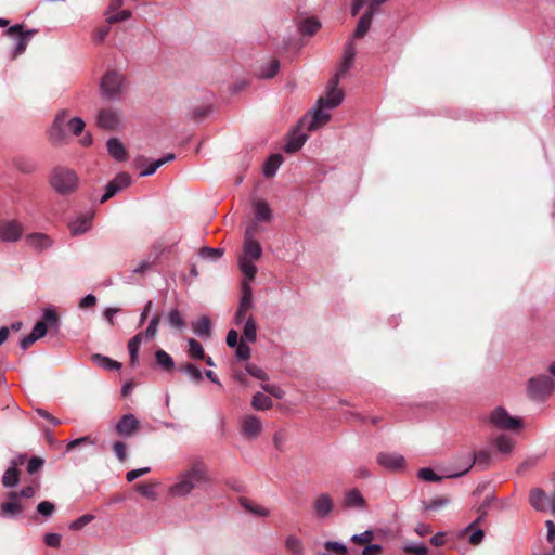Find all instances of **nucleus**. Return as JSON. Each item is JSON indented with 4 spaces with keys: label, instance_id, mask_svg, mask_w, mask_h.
Segmentation results:
<instances>
[{
    "label": "nucleus",
    "instance_id": "e2e57ef3",
    "mask_svg": "<svg viewBox=\"0 0 555 555\" xmlns=\"http://www.w3.org/2000/svg\"><path fill=\"white\" fill-rule=\"evenodd\" d=\"M404 551L414 555H425L428 552V548L422 543H411L404 546Z\"/></svg>",
    "mask_w": 555,
    "mask_h": 555
},
{
    "label": "nucleus",
    "instance_id": "c9c22d12",
    "mask_svg": "<svg viewBox=\"0 0 555 555\" xmlns=\"http://www.w3.org/2000/svg\"><path fill=\"white\" fill-rule=\"evenodd\" d=\"M251 406L257 411H267L273 406V402L262 392H256L251 399Z\"/></svg>",
    "mask_w": 555,
    "mask_h": 555
},
{
    "label": "nucleus",
    "instance_id": "a18cd8bd",
    "mask_svg": "<svg viewBox=\"0 0 555 555\" xmlns=\"http://www.w3.org/2000/svg\"><path fill=\"white\" fill-rule=\"evenodd\" d=\"M166 320L171 327H175L178 330H182L186 325L182 314L180 313V311L178 309L170 310L169 313L167 314Z\"/></svg>",
    "mask_w": 555,
    "mask_h": 555
},
{
    "label": "nucleus",
    "instance_id": "e433bc0d",
    "mask_svg": "<svg viewBox=\"0 0 555 555\" xmlns=\"http://www.w3.org/2000/svg\"><path fill=\"white\" fill-rule=\"evenodd\" d=\"M321 27V23L313 16L304 18L299 23V29L304 35H314Z\"/></svg>",
    "mask_w": 555,
    "mask_h": 555
},
{
    "label": "nucleus",
    "instance_id": "5701e85b",
    "mask_svg": "<svg viewBox=\"0 0 555 555\" xmlns=\"http://www.w3.org/2000/svg\"><path fill=\"white\" fill-rule=\"evenodd\" d=\"M356 47L353 44V39H349L345 46L344 53H343V60L339 65V68L337 70V75L344 76L349 68L351 67L353 63V59L356 56Z\"/></svg>",
    "mask_w": 555,
    "mask_h": 555
},
{
    "label": "nucleus",
    "instance_id": "1a4fd4ad",
    "mask_svg": "<svg viewBox=\"0 0 555 555\" xmlns=\"http://www.w3.org/2000/svg\"><path fill=\"white\" fill-rule=\"evenodd\" d=\"M240 424L241 435L245 439L256 440L263 430V423L261 418L254 414H246L242 416Z\"/></svg>",
    "mask_w": 555,
    "mask_h": 555
},
{
    "label": "nucleus",
    "instance_id": "9b49d317",
    "mask_svg": "<svg viewBox=\"0 0 555 555\" xmlns=\"http://www.w3.org/2000/svg\"><path fill=\"white\" fill-rule=\"evenodd\" d=\"M382 2H370L364 13L360 17L358 25L351 36V39H359L366 35L371 27L372 18L379 12V4Z\"/></svg>",
    "mask_w": 555,
    "mask_h": 555
},
{
    "label": "nucleus",
    "instance_id": "2eb2a0df",
    "mask_svg": "<svg viewBox=\"0 0 555 555\" xmlns=\"http://www.w3.org/2000/svg\"><path fill=\"white\" fill-rule=\"evenodd\" d=\"M120 121V112L114 108L101 109L96 116V125L105 130H115Z\"/></svg>",
    "mask_w": 555,
    "mask_h": 555
},
{
    "label": "nucleus",
    "instance_id": "a211bd4d",
    "mask_svg": "<svg viewBox=\"0 0 555 555\" xmlns=\"http://www.w3.org/2000/svg\"><path fill=\"white\" fill-rule=\"evenodd\" d=\"M334 508V501L327 493H322L317 496L313 502V511L317 517H327Z\"/></svg>",
    "mask_w": 555,
    "mask_h": 555
},
{
    "label": "nucleus",
    "instance_id": "423d86ee",
    "mask_svg": "<svg viewBox=\"0 0 555 555\" xmlns=\"http://www.w3.org/2000/svg\"><path fill=\"white\" fill-rule=\"evenodd\" d=\"M554 389V383L551 377L542 375L531 378L528 383V396L535 401H544Z\"/></svg>",
    "mask_w": 555,
    "mask_h": 555
},
{
    "label": "nucleus",
    "instance_id": "4d7b16f0",
    "mask_svg": "<svg viewBox=\"0 0 555 555\" xmlns=\"http://www.w3.org/2000/svg\"><path fill=\"white\" fill-rule=\"evenodd\" d=\"M245 370L250 376H253L257 379H260V380L268 379V375L266 374V372L261 367L257 366L256 364L247 363L245 365Z\"/></svg>",
    "mask_w": 555,
    "mask_h": 555
},
{
    "label": "nucleus",
    "instance_id": "b1692460",
    "mask_svg": "<svg viewBox=\"0 0 555 555\" xmlns=\"http://www.w3.org/2000/svg\"><path fill=\"white\" fill-rule=\"evenodd\" d=\"M529 502L538 511L551 509L550 496L541 489H534L530 492Z\"/></svg>",
    "mask_w": 555,
    "mask_h": 555
},
{
    "label": "nucleus",
    "instance_id": "39448f33",
    "mask_svg": "<svg viewBox=\"0 0 555 555\" xmlns=\"http://www.w3.org/2000/svg\"><path fill=\"white\" fill-rule=\"evenodd\" d=\"M485 423L498 429L513 430L520 427V418L511 416L508 412L502 408L496 406L483 420Z\"/></svg>",
    "mask_w": 555,
    "mask_h": 555
},
{
    "label": "nucleus",
    "instance_id": "0e129e2a",
    "mask_svg": "<svg viewBox=\"0 0 555 555\" xmlns=\"http://www.w3.org/2000/svg\"><path fill=\"white\" fill-rule=\"evenodd\" d=\"M37 511L40 515H42L44 517H50L54 513L55 507L51 502L43 501L38 504Z\"/></svg>",
    "mask_w": 555,
    "mask_h": 555
},
{
    "label": "nucleus",
    "instance_id": "2f4dec72",
    "mask_svg": "<svg viewBox=\"0 0 555 555\" xmlns=\"http://www.w3.org/2000/svg\"><path fill=\"white\" fill-rule=\"evenodd\" d=\"M250 282L251 281H248L246 279L243 280L242 298H241L240 306H238V308L241 310L248 311L253 307V293H251V287L249 285Z\"/></svg>",
    "mask_w": 555,
    "mask_h": 555
},
{
    "label": "nucleus",
    "instance_id": "9d476101",
    "mask_svg": "<svg viewBox=\"0 0 555 555\" xmlns=\"http://www.w3.org/2000/svg\"><path fill=\"white\" fill-rule=\"evenodd\" d=\"M340 77V75L335 74V76L330 80L326 96L319 99V105H324L326 109H332L341 103L344 93L337 88Z\"/></svg>",
    "mask_w": 555,
    "mask_h": 555
},
{
    "label": "nucleus",
    "instance_id": "6e6552de",
    "mask_svg": "<svg viewBox=\"0 0 555 555\" xmlns=\"http://www.w3.org/2000/svg\"><path fill=\"white\" fill-rule=\"evenodd\" d=\"M69 118L70 117L66 109H63L56 114L52 126L48 130V135L52 143L60 144L65 141L67 122Z\"/></svg>",
    "mask_w": 555,
    "mask_h": 555
},
{
    "label": "nucleus",
    "instance_id": "aec40b11",
    "mask_svg": "<svg viewBox=\"0 0 555 555\" xmlns=\"http://www.w3.org/2000/svg\"><path fill=\"white\" fill-rule=\"evenodd\" d=\"M302 129L304 128L299 127L298 124L297 127L289 133L287 142L285 144V151L287 153L297 152L302 147V145L307 141L308 134L304 132Z\"/></svg>",
    "mask_w": 555,
    "mask_h": 555
},
{
    "label": "nucleus",
    "instance_id": "58836bf2",
    "mask_svg": "<svg viewBox=\"0 0 555 555\" xmlns=\"http://www.w3.org/2000/svg\"><path fill=\"white\" fill-rule=\"evenodd\" d=\"M285 548L293 555H304L302 541L296 535H287L285 539Z\"/></svg>",
    "mask_w": 555,
    "mask_h": 555
},
{
    "label": "nucleus",
    "instance_id": "a878e982",
    "mask_svg": "<svg viewBox=\"0 0 555 555\" xmlns=\"http://www.w3.org/2000/svg\"><path fill=\"white\" fill-rule=\"evenodd\" d=\"M240 504L247 513L256 517H269L271 514L269 508L247 498H241Z\"/></svg>",
    "mask_w": 555,
    "mask_h": 555
},
{
    "label": "nucleus",
    "instance_id": "603ef678",
    "mask_svg": "<svg viewBox=\"0 0 555 555\" xmlns=\"http://www.w3.org/2000/svg\"><path fill=\"white\" fill-rule=\"evenodd\" d=\"M181 371L188 374V376L195 383L201 382L203 378L202 371L192 363H188L184 366H182Z\"/></svg>",
    "mask_w": 555,
    "mask_h": 555
},
{
    "label": "nucleus",
    "instance_id": "f8f14e48",
    "mask_svg": "<svg viewBox=\"0 0 555 555\" xmlns=\"http://www.w3.org/2000/svg\"><path fill=\"white\" fill-rule=\"evenodd\" d=\"M24 232L23 224L15 219L0 221V240L2 242L13 243L21 238Z\"/></svg>",
    "mask_w": 555,
    "mask_h": 555
},
{
    "label": "nucleus",
    "instance_id": "338daca9",
    "mask_svg": "<svg viewBox=\"0 0 555 555\" xmlns=\"http://www.w3.org/2000/svg\"><path fill=\"white\" fill-rule=\"evenodd\" d=\"M121 190L119 189V186L115 183V181H111L107 186H106V192L104 193V195L101 197V203H104L106 201H108L111 197H113L115 194H117L118 192H120Z\"/></svg>",
    "mask_w": 555,
    "mask_h": 555
},
{
    "label": "nucleus",
    "instance_id": "6e6d98bb",
    "mask_svg": "<svg viewBox=\"0 0 555 555\" xmlns=\"http://www.w3.org/2000/svg\"><path fill=\"white\" fill-rule=\"evenodd\" d=\"M417 476L420 479L424 480V481H431V482H437V481H440L441 480V477L438 476L431 468L429 467H424V468H421L418 472H417Z\"/></svg>",
    "mask_w": 555,
    "mask_h": 555
},
{
    "label": "nucleus",
    "instance_id": "3c124183",
    "mask_svg": "<svg viewBox=\"0 0 555 555\" xmlns=\"http://www.w3.org/2000/svg\"><path fill=\"white\" fill-rule=\"evenodd\" d=\"M137 491L144 498L150 500H156L157 494L155 491V485L152 483H139L137 485Z\"/></svg>",
    "mask_w": 555,
    "mask_h": 555
},
{
    "label": "nucleus",
    "instance_id": "4c0bfd02",
    "mask_svg": "<svg viewBox=\"0 0 555 555\" xmlns=\"http://www.w3.org/2000/svg\"><path fill=\"white\" fill-rule=\"evenodd\" d=\"M92 360L98 366L107 371L119 370L121 367L119 362L102 354H94Z\"/></svg>",
    "mask_w": 555,
    "mask_h": 555
},
{
    "label": "nucleus",
    "instance_id": "dca6fc26",
    "mask_svg": "<svg viewBox=\"0 0 555 555\" xmlns=\"http://www.w3.org/2000/svg\"><path fill=\"white\" fill-rule=\"evenodd\" d=\"M104 14L106 23L114 24L128 20L132 12L124 7V2H111Z\"/></svg>",
    "mask_w": 555,
    "mask_h": 555
},
{
    "label": "nucleus",
    "instance_id": "bf43d9fd",
    "mask_svg": "<svg viewBox=\"0 0 555 555\" xmlns=\"http://www.w3.org/2000/svg\"><path fill=\"white\" fill-rule=\"evenodd\" d=\"M261 388L263 391L278 399H282L285 395L284 390L274 384H262Z\"/></svg>",
    "mask_w": 555,
    "mask_h": 555
},
{
    "label": "nucleus",
    "instance_id": "bb28decb",
    "mask_svg": "<svg viewBox=\"0 0 555 555\" xmlns=\"http://www.w3.org/2000/svg\"><path fill=\"white\" fill-rule=\"evenodd\" d=\"M490 460H491L490 452L487 450H480V451L474 453L473 460L470 457L468 459L467 466L465 467V469L463 472L455 474L453 476L457 477V476L464 475L465 473H467L470 469V467L473 466L474 463L479 466L486 467L489 465Z\"/></svg>",
    "mask_w": 555,
    "mask_h": 555
},
{
    "label": "nucleus",
    "instance_id": "c03bdc74",
    "mask_svg": "<svg viewBox=\"0 0 555 555\" xmlns=\"http://www.w3.org/2000/svg\"><path fill=\"white\" fill-rule=\"evenodd\" d=\"M243 338L248 343H255L257 339V326L251 317H249L243 328Z\"/></svg>",
    "mask_w": 555,
    "mask_h": 555
},
{
    "label": "nucleus",
    "instance_id": "f704fd0d",
    "mask_svg": "<svg viewBox=\"0 0 555 555\" xmlns=\"http://www.w3.org/2000/svg\"><path fill=\"white\" fill-rule=\"evenodd\" d=\"M493 501V495H488L486 500L477 508L478 517L472 524L467 526L466 531L473 530L478 524H480L488 514V509Z\"/></svg>",
    "mask_w": 555,
    "mask_h": 555
},
{
    "label": "nucleus",
    "instance_id": "13d9d810",
    "mask_svg": "<svg viewBox=\"0 0 555 555\" xmlns=\"http://www.w3.org/2000/svg\"><path fill=\"white\" fill-rule=\"evenodd\" d=\"M93 518H94V516L90 515V514L82 515L79 518H77V519H75L74 521L70 522L69 529H72V530H80L85 526H87L89 522H91L93 520Z\"/></svg>",
    "mask_w": 555,
    "mask_h": 555
},
{
    "label": "nucleus",
    "instance_id": "ddd939ff",
    "mask_svg": "<svg viewBox=\"0 0 555 555\" xmlns=\"http://www.w3.org/2000/svg\"><path fill=\"white\" fill-rule=\"evenodd\" d=\"M35 33L36 30L34 29L23 31V25L20 24L11 26L7 30V34L15 40L13 52L14 56H17L26 50L28 42Z\"/></svg>",
    "mask_w": 555,
    "mask_h": 555
},
{
    "label": "nucleus",
    "instance_id": "72a5a7b5",
    "mask_svg": "<svg viewBox=\"0 0 555 555\" xmlns=\"http://www.w3.org/2000/svg\"><path fill=\"white\" fill-rule=\"evenodd\" d=\"M282 163L283 156L281 154L271 155L264 163L263 175L268 178L273 177L276 173L279 167L282 165Z\"/></svg>",
    "mask_w": 555,
    "mask_h": 555
},
{
    "label": "nucleus",
    "instance_id": "20e7f679",
    "mask_svg": "<svg viewBox=\"0 0 555 555\" xmlns=\"http://www.w3.org/2000/svg\"><path fill=\"white\" fill-rule=\"evenodd\" d=\"M50 184L57 194L67 195L76 191L79 178L73 169L55 167L50 173Z\"/></svg>",
    "mask_w": 555,
    "mask_h": 555
},
{
    "label": "nucleus",
    "instance_id": "a19ab883",
    "mask_svg": "<svg viewBox=\"0 0 555 555\" xmlns=\"http://www.w3.org/2000/svg\"><path fill=\"white\" fill-rule=\"evenodd\" d=\"M18 481H20L18 469L13 466L9 467L2 476V485L5 488H13L18 483Z\"/></svg>",
    "mask_w": 555,
    "mask_h": 555
},
{
    "label": "nucleus",
    "instance_id": "8fccbe9b",
    "mask_svg": "<svg viewBox=\"0 0 555 555\" xmlns=\"http://www.w3.org/2000/svg\"><path fill=\"white\" fill-rule=\"evenodd\" d=\"M85 121L79 117L69 118L67 122L66 133L70 132L74 135H79L85 129Z\"/></svg>",
    "mask_w": 555,
    "mask_h": 555
},
{
    "label": "nucleus",
    "instance_id": "cd10ccee",
    "mask_svg": "<svg viewBox=\"0 0 555 555\" xmlns=\"http://www.w3.org/2000/svg\"><path fill=\"white\" fill-rule=\"evenodd\" d=\"M109 155L118 162H122L127 157L124 144L116 138H112L106 143Z\"/></svg>",
    "mask_w": 555,
    "mask_h": 555
},
{
    "label": "nucleus",
    "instance_id": "79ce46f5",
    "mask_svg": "<svg viewBox=\"0 0 555 555\" xmlns=\"http://www.w3.org/2000/svg\"><path fill=\"white\" fill-rule=\"evenodd\" d=\"M493 443L502 454L511 453L514 448V441L507 435H500Z\"/></svg>",
    "mask_w": 555,
    "mask_h": 555
},
{
    "label": "nucleus",
    "instance_id": "5fc2aeb1",
    "mask_svg": "<svg viewBox=\"0 0 555 555\" xmlns=\"http://www.w3.org/2000/svg\"><path fill=\"white\" fill-rule=\"evenodd\" d=\"M159 322H160V315H158V314L154 315L151 319L145 332H143L144 338L153 339L156 336Z\"/></svg>",
    "mask_w": 555,
    "mask_h": 555
},
{
    "label": "nucleus",
    "instance_id": "37998d69",
    "mask_svg": "<svg viewBox=\"0 0 555 555\" xmlns=\"http://www.w3.org/2000/svg\"><path fill=\"white\" fill-rule=\"evenodd\" d=\"M156 363L165 371H170L173 369V360L169 353L164 350H157L155 352Z\"/></svg>",
    "mask_w": 555,
    "mask_h": 555
},
{
    "label": "nucleus",
    "instance_id": "412c9836",
    "mask_svg": "<svg viewBox=\"0 0 555 555\" xmlns=\"http://www.w3.org/2000/svg\"><path fill=\"white\" fill-rule=\"evenodd\" d=\"M25 241L30 248L37 251H43L53 244L51 237L44 233H31L25 237Z\"/></svg>",
    "mask_w": 555,
    "mask_h": 555
},
{
    "label": "nucleus",
    "instance_id": "09e8293b",
    "mask_svg": "<svg viewBox=\"0 0 555 555\" xmlns=\"http://www.w3.org/2000/svg\"><path fill=\"white\" fill-rule=\"evenodd\" d=\"M199 257L206 260L216 261L223 255V249L221 248H212V247H203L198 253Z\"/></svg>",
    "mask_w": 555,
    "mask_h": 555
},
{
    "label": "nucleus",
    "instance_id": "c85d7f7f",
    "mask_svg": "<svg viewBox=\"0 0 555 555\" xmlns=\"http://www.w3.org/2000/svg\"><path fill=\"white\" fill-rule=\"evenodd\" d=\"M192 330L198 337H209L211 334L210 320L206 315L199 318L197 321L192 322Z\"/></svg>",
    "mask_w": 555,
    "mask_h": 555
},
{
    "label": "nucleus",
    "instance_id": "7c9ffc66",
    "mask_svg": "<svg viewBox=\"0 0 555 555\" xmlns=\"http://www.w3.org/2000/svg\"><path fill=\"white\" fill-rule=\"evenodd\" d=\"M41 323L46 326L47 330H54L55 332L59 331L60 327V318L54 309L47 308L43 310L42 319L40 320Z\"/></svg>",
    "mask_w": 555,
    "mask_h": 555
},
{
    "label": "nucleus",
    "instance_id": "052dcab7",
    "mask_svg": "<svg viewBox=\"0 0 555 555\" xmlns=\"http://www.w3.org/2000/svg\"><path fill=\"white\" fill-rule=\"evenodd\" d=\"M374 538V533L372 530H365L362 533L353 534L351 537V541L357 544H367L370 543Z\"/></svg>",
    "mask_w": 555,
    "mask_h": 555
},
{
    "label": "nucleus",
    "instance_id": "de8ad7c7",
    "mask_svg": "<svg viewBox=\"0 0 555 555\" xmlns=\"http://www.w3.org/2000/svg\"><path fill=\"white\" fill-rule=\"evenodd\" d=\"M188 345H189V350H188L189 357H191L192 359H195V360H202L205 358L204 348L197 340H195L194 338H190L188 340Z\"/></svg>",
    "mask_w": 555,
    "mask_h": 555
},
{
    "label": "nucleus",
    "instance_id": "4be33fe9",
    "mask_svg": "<svg viewBox=\"0 0 555 555\" xmlns=\"http://www.w3.org/2000/svg\"><path fill=\"white\" fill-rule=\"evenodd\" d=\"M93 214L87 212L76 217L69 224L73 235L83 234L91 229Z\"/></svg>",
    "mask_w": 555,
    "mask_h": 555
},
{
    "label": "nucleus",
    "instance_id": "f03ea898",
    "mask_svg": "<svg viewBox=\"0 0 555 555\" xmlns=\"http://www.w3.org/2000/svg\"><path fill=\"white\" fill-rule=\"evenodd\" d=\"M256 224L247 227L244 235L243 253L238 258V267L244 274V279L253 281L257 273L255 262L262 256V248L259 242L254 238Z\"/></svg>",
    "mask_w": 555,
    "mask_h": 555
},
{
    "label": "nucleus",
    "instance_id": "680f3d73",
    "mask_svg": "<svg viewBox=\"0 0 555 555\" xmlns=\"http://www.w3.org/2000/svg\"><path fill=\"white\" fill-rule=\"evenodd\" d=\"M35 494V489L31 486L23 488L20 492L12 491L8 494L9 500H17L18 498H31Z\"/></svg>",
    "mask_w": 555,
    "mask_h": 555
},
{
    "label": "nucleus",
    "instance_id": "49530a36",
    "mask_svg": "<svg viewBox=\"0 0 555 555\" xmlns=\"http://www.w3.org/2000/svg\"><path fill=\"white\" fill-rule=\"evenodd\" d=\"M23 507L17 502V500H10L9 502H4L0 506V512L2 516H11L16 515L22 512Z\"/></svg>",
    "mask_w": 555,
    "mask_h": 555
},
{
    "label": "nucleus",
    "instance_id": "7ed1b4c3",
    "mask_svg": "<svg viewBox=\"0 0 555 555\" xmlns=\"http://www.w3.org/2000/svg\"><path fill=\"white\" fill-rule=\"evenodd\" d=\"M127 91L126 77L117 70H108L100 81V92L103 99L118 102Z\"/></svg>",
    "mask_w": 555,
    "mask_h": 555
},
{
    "label": "nucleus",
    "instance_id": "c756f323",
    "mask_svg": "<svg viewBox=\"0 0 555 555\" xmlns=\"http://www.w3.org/2000/svg\"><path fill=\"white\" fill-rule=\"evenodd\" d=\"M143 339H144V334H143V332H140L137 335H134L128 343L130 364L132 366H134L138 362L139 349H140V345L142 344Z\"/></svg>",
    "mask_w": 555,
    "mask_h": 555
},
{
    "label": "nucleus",
    "instance_id": "6ab92c4d",
    "mask_svg": "<svg viewBox=\"0 0 555 555\" xmlns=\"http://www.w3.org/2000/svg\"><path fill=\"white\" fill-rule=\"evenodd\" d=\"M341 506L344 508L363 511L366 507V502L358 489H350L345 493Z\"/></svg>",
    "mask_w": 555,
    "mask_h": 555
},
{
    "label": "nucleus",
    "instance_id": "473e14b6",
    "mask_svg": "<svg viewBox=\"0 0 555 555\" xmlns=\"http://www.w3.org/2000/svg\"><path fill=\"white\" fill-rule=\"evenodd\" d=\"M175 157H176V156H175V154H172V153H168V154H166L164 157H162V158H159V159H156V160L151 162V163L146 166V168H144V169L141 171L140 176H141V177H147V176L153 175V173H154V172H155L159 167H162L163 165H165V164H167V163H169V162L173 160V159H175Z\"/></svg>",
    "mask_w": 555,
    "mask_h": 555
},
{
    "label": "nucleus",
    "instance_id": "ea45409f",
    "mask_svg": "<svg viewBox=\"0 0 555 555\" xmlns=\"http://www.w3.org/2000/svg\"><path fill=\"white\" fill-rule=\"evenodd\" d=\"M280 69V62L271 60L268 64L262 65L258 72V76L263 79L273 78Z\"/></svg>",
    "mask_w": 555,
    "mask_h": 555
},
{
    "label": "nucleus",
    "instance_id": "774afa93",
    "mask_svg": "<svg viewBox=\"0 0 555 555\" xmlns=\"http://www.w3.org/2000/svg\"><path fill=\"white\" fill-rule=\"evenodd\" d=\"M108 33H109V27L107 25L96 28L92 36L93 41L96 43H101L107 37Z\"/></svg>",
    "mask_w": 555,
    "mask_h": 555
},
{
    "label": "nucleus",
    "instance_id": "4468645a",
    "mask_svg": "<svg viewBox=\"0 0 555 555\" xmlns=\"http://www.w3.org/2000/svg\"><path fill=\"white\" fill-rule=\"evenodd\" d=\"M376 462L390 472H400L405 467V459L397 452H380L376 456Z\"/></svg>",
    "mask_w": 555,
    "mask_h": 555
},
{
    "label": "nucleus",
    "instance_id": "f257e3e1",
    "mask_svg": "<svg viewBox=\"0 0 555 555\" xmlns=\"http://www.w3.org/2000/svg\"><path fill=\"white\" fill-rule=\"evenodd\" d=\"M208 482V470L203 463H195L189 469L179 474L176 481L169 487L171 496L184 498L196 487Z\"/></svg>",
    "mask_w": 555,
    "mask_h": 555
},
{
    "label": "nucleus",
    "instance_id": "393cba45",
    "mask_svg": "<svg viewBox=\"0 0 555 555\" xmlns=\"http://www.w3.org/2000/svg\"><path fill=\"white\" fill-rule=\"evenodd\" d=\"M253 211L258 222H269L272 219V210L264 199L254 201Z\"/></svg>",
    "mask_w": 555,
    "mask_h": 555
},
{
    "label": "nucleus",
    "instance_id": "0eeeda50",
    "mask_svg": "<svg viewBox=\"0 0 555 555\" xmlns=\"http://www.w3.org/2000/svg\"><path fill=\"white\" fill-rule=\"evenodd\" d=\"M325 109L324 105L318 104V107L313 112L299 120V127L306 128L307 131H314L321 128L331 118V115Z\"/></svg>",
    "mask_w": 555,
    "mask_h": 555
},
{
    "label": "nucleus",
    "instance_id": "f3484780",
    "mask_svg": "<svg viewBox=\"0 0 555 555\" xmlns=\"http://www.w3.org/2000/svg\"><path fill=\"white\" fill-rule=\"evenodd\" d=\"M140 427V423L133 414L124 415L116 424L118 435L128 438L133 436Z\"/></svg>",
    "mask_w": 555,
    "mask_h": 555
},
{
    "label": "nucleus",
    "instance_id": "864d4df0",
    "mask_svg": "<svg viewBox=\"0 0 555 555\" xmlns=\"http://www.w3.org/2000/svg\"><path fill=\"white\" fill-rule=\"evenodd\" d=\"M324 548L328 552H333L336 555H348V548L345 544L335 541H326Z\"/></svg>",
    "mask_w": 555,
    "mask_h": 555
},
{
    "label": "nucleus",
    "instance_id": "69168bd1",
    "mask_svg": "<svg viewBox=\"0 0 555 555\" xmlns=\"http://www.w3.org/2000/svg\"><path fill=\"white\" fill-rule=\"evenodd\" d=\"M235 354H236L237 359H240V360H248L250 358V348H249V346L246 343L241 341L236 346Z\"/></svg>",
    "mask_w": 555,
    "mask_h": 555
}]
</instances>
